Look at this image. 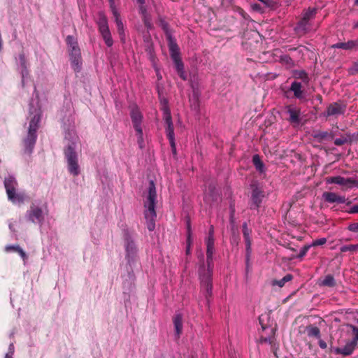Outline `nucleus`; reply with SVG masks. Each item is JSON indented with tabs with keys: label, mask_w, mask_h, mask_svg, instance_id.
I'll list each match as a JSON object with an SVG mask.
<instances>
[{
	"label": "nucleus",
	"mask_w": 358,
	"mask_h": 358,
	"mask_svg": "<svg viewBox=\"0 0 358 358\" xmlns=\"http://www.w3.org/2000/svg\"><path fill=\"white\" fill-rule=\"evenodd\" d=\"M157 199L156 187L154 182L151 180L149 183L148 195L144 206L146 208L144 216L146 220V224L148 230L152 231L155 228V203Z\"/></svg>",
	"instance_id": "1"
},
{
	"label": "nucleus",
	"mask_w": 358,
	"mask_h": 358,
	"mask_svg": "<svg viewBox=\"0 0 358 358\" xmlns=\"http://www.w3.org/2000/svg\"><path fill=\"white\" fill-rule=\"evenodd\" d=\"M76 143H69L64 150V154L67 164V169L69 173L73 176H78L80 173V166L78 163V156L76 151Z\"/></svg>",
	"instance_id": "2"
},
{
	"label": "nucleus",
	"mask_w": 358,
	"mask_h": 358,
	"mask_svg": "<svg viewBox=\"0 0 358 358\" xmlns=\"http://www.w3.org/2000/svg\"><path fill=\"white\" fill-rule=\"evenodd\" d=\"M66 43L72 67L74 71H79L82 64V57L78 41L74 36L69 35L66 38Z\"/></svg>",
	"instance_id": "3"
},
{
	"label": "nucleus",
	"mask_w": 358,
	"mask_h": 358,
	"mask_svg": "<svg viewBox=\"0 0 358 358\" xmlns=\"http://www.w3.org/2000/svg\"><path fill=\"white\" fill-rule=\"evenodd\" d=\"M4 186L6 191L8 198L13 203H23L25 199L24 193H17L16 187L17 186V182L12 177L9 176L6 178L4 180Z\"/></svg>",
	"instance_id": "4"
},
{
	"label": "nucleus",
	"mask_w": 358,
	"mask_h": 358,
	"mask_svg": "<svg viewBox=\"0 0 358 358\" xmlns=\"http://www.w3.org/2000/svg\"><path fill=\"white\" fill-rule=\"evenodd\" d=\"M251 197L250 208V209H258L265 197V192L257 181H253L250 184Z\"/></svg>",
	"instance_id": "5"
},
{
	"label": "nucleus",
	"mask_w": 358,
	"mask_h": 358,
	"mask_svg": "<svg viewBox=\"0 0 358 358\" xmlns=\"http://www.w3.org/2000/svg\"><path fill=\"white\" fill-rule=\"evenodd\" d=\"M199 273L201 287L206 290V297L208 298L212 295V268L208 266V268H206L204 264H202L199 268Z\"/></svg>",
	"instance_id": "6"
},
{
	"label": "nucleus",
	"mask_w": 358,
	"mask_h": 358,
	"mask_svg": "<svg viewBox=\"0 0 358 358\" xmlns=\"http://www.w3.org/2000/svg\"><path fill=\"white\" fill-rule=\"evenodd\" d=\"M163 119L166 125V136L169 141L172 151L174 154L176 152V144L174 140V127L172 122V117L170 109L167 106L163 108Z\"/></svg>",
	"instance_id": "7"
},
{
	"label": "nucleus",
	"mask_w": 358,
	"mask_h": 358,
	"mask_svg": "<svg viewBox=\"0 0 358 358\" xmlns=\"http://www.w3.org/2000/svg\"><path fill=\"white\" fill-rule=\"evenodd\" d=\"M130 115L134 128L136 130L137 135L138 136V139H142L143 130L141 128V122L143 115L137 107L132 108Z\"/></svg>",
	"instance_id": "8"
},
{
	"label": "nucleus",
	"mask_w": 358,
	"mask_h": 358,
	"mask_svg": "<svg viewBox=\"0 0 358 358\" xmlns=\"http://www.w3.org/2000/svg\"><path fill=\"white\" fill-rule=\"evenodd\" d=\"M328 183L340 185L347 188L358 187V180L352 178H345L342 176L329 177L327 179Z\"/></svg>",
	"instance_id": "9"
},
{
	"label": "nucleus",
	"mask_w": 358,
	"mask_h": 358,
	"mask_svg": "<svg viewBox=\"0 0 358 358\" xmlns=\"http://www.w3.org/2000/svg\"><path fill=\"white\" fill-rule=\"evenodd\" d=\"M242 231L243 238L245 242V250H246V255H245V261L247 266H248L250 257L251 254V245H252V240L250 238V234L252 233V230L248 228L247 222H244L242 225Z\"/></svg>",
	"instance_id": "10"
},
{
	"label": "nucleus",
	"mask_w": 358,
	"mask_h": 358,
	"mask_svg": "<svg viewBox=\"0 0 358 358\" xmlns=\"http://www.w3.org/2000/svg\"><path fill=\"white\" fill-rule=\"evenodd\" d=\"M27 215L29 220L33 223H41L44 219L42 209L34 204L27 211Z\"/></svg>",
	"instance_id": "11"
},
{
	"label": "nucleus",
	"mask_w": 358,
	"mask_h": 358,
	"mask_svg": "<svg viewBox=\"0 0 358 358\" xmlns=\"http://www.w3.org/2000/svg\"><path fill=\"white\" fill-rule=\"evenodd\" d=\"M346 110V106L340 102H334L330 103L325 111V114L327 117L335 116L337 117L341 115H343Z\"/></svg>",
	"instance_id": "12"
},
{
	"label": "nucleus",
	"mask_w": 358,
	"mask_h": 358,
	"mask_svg": "<svg viewBox=\"0 0 358 358\" xmlns=\"http://www.w3.org/2000/svg\"><path fill=\"white\" fill-rule=\"evenodd\" d=\"M124 247L126 250V256L129 261L132 259L137 253V248L134 240L128 233L124 234Z\"/></svg>",
	"instance_id": "13"
},
{
	"label": "nucleus",
	"mask_w": 358,
	"mask_h": 358,
	"mask_svg": "<svg viewBox=\"0 0 358 358\" xmlns=\"http://www.w3.org/2000/svg\"><path fill=\"white\" fill-rule=\"evenodd\" d=\"M322 198L326 202L332 203H346L347 205H350L351 203V201H349L346 202V199L345 196H339L337 194L334 192H324L322 194Z\"/></svg>",
	"instance_id": "14"
},
{
	"label": "nucleus",
	"mask_w": 358,
	"mask_h": 358,
	"mask_svg": "<svg viewBox=\"0 0 358 358\" xmlns=\"http://www.w3.org/2000/svg\"><path fill=\"white\" fill-rule=\"evenodd\" d=\"M37 139L36 131H31L28 129V134L27 137L24 139V146L25 151L31 154L33 151L34 145Z\"/></svg>",
	"instance_id": "15"
},
{
	"label": "nucleus",
	"mask_w": 358,
	"mask_h": 358,
	"mask_svg": "<svg viewBox=\"0 0 358 358\" xmlns=\"http://www.w3.org/2000/svg\"><path fill=\"white\" fill-rule=\"evenodd\" d=\"M357 345L355 341L350 340L346 342L343 348H336L334 351L337 355H342L345 357L349 356L353 353Z\"/></svg>",
	"instance_id": "16"
},
{
	"label": "nucleus",
	"mask_w": 358,
	"mask_h": 358,
	"mask_svg": "<svg viewBox=\"0 0 358 358\" xmlns=\"http://www.w3.org/2000/svg\"><path fill=\"white\" fill-rule=\"evenodd\" d=\"M311 26V22H308V21H304L301 19L296 23L294 29V31L298 36L301 37L306 35L308 32L310 31Z\"/></svg>",
	"instance_id": "17"
},
{
	"label": "nucleus",
	"mask_w": 358,
	"mask_h": 358,
	"mask_svg": "<svg viewBox=\"0 0 358 358\" xmlns=\"http://www.w3.org/2000/svg\"><path fill=\"white\" fill-rule=\"evenodd\" d=\"M206 263L207 266L210 265L213 262V256L214 253V236H212V233L208 235L206 241Z\"/></svg>",
	"instance_id": "18"
},
{
	"label": "nucleus",
	"mask_w": 358,
	"mask_h": 358,
	"mask_svg": "<svg viewBox=\"0 0 358 358\" xmlns=\"http://www.w3.org/2000/svg\"><path fill=\"white\" fill-rule=\"evenodd\" d=\"M333 48L343 49L345 50H358V38L355 40H350L347 42H339L332 45Z\"/></svg>",
	"instance_id": "19"
},
{
	"label": "nucleus",
	"mask_w": 358,
	"mask_h": 358,
	"mask_svg": "<svg viewBox=\"0 0 358 358\" xmlns=\"http://www.w3.org/2000/svg\"><path fill=\"white\" fill-rule=\"evenodd\" d=\"M286 112L289 115L288 121L292 124H299L301 121V111L299 108L292 106L286 107Z\"/></svg>",
	"instance_id": "20"
},
{
	"label": "nucleus",
	"mask_w": 358,
	"mask_h": 358,
	"mask_svg": "<svg viewBox=\"0 0 358 358\" xmlns=\"http://www.w3.org/2000/svg\"><path fill=\"white\" fill-rule=\"evenodd\" d=\"M169 47L170 55L174 64H177L178 62H182L178 45L171 38L169 40Z\"/></svg>",
	"instance_id": "21"
},
{
	"label": "nucleus",
	"mask_w": 358,
	"mask_h": 358,
	"mask_svg": "<svg viewBox=\"0 0 358 358\" xmlns=\"http://www.w3.org/2000/svg\"><path fill=\"white\" fill-rule=\"evenodd\" d=\"M115 18V22L117 26V31L119 34L120 41L122 43H125L126 36L124 30V24L120 19V15L119 13H116V14H113Z\"/></svg>",
	"instance_id": "22"
},
{
	"label": "nucleus",
	"mask_w": 358,
	"mask_h": 358,
	"mask_svg": "<svg viewBox=\"0 0 358 358\" xmlns=\"http://www.w3.org/2000/svg\"><path fill=\"white\" fill-rule=\"evenodd\" d=\"M313 137L317 142L322 143L324 141L331 140L334 137V134L327 131H315L313 134Z\"/></svg>",
	"instance_id": "23"
},
{
	"label": "nucleus",
	"mask_w": 358,
	"mask_h": 358,
	"mask_svg": "<svg viewBox=\"0 0 358 358\" xmlns=\"http://www.w3.org/2000/svg\"><path fill=\"white\" fill-rule=\"evenodd\" d=\"M289 90L294 93V96L296 99H302L303 96V90H302V84L298 81H294L290 86Z\"/></svg>",
	"instance_id": "24"
},
{
	"label": "nucleus",
	"mask_w": 358,
	"mask_h": 358,
	"mask_svg": "<svg viewBox=\"0 0 358 358\" xmlns=\"http://www.w3.org/2000/svg\"><path fill=\"white\" fill-rule=\"evenodd\" d=\"M100 35L101 36L105 44L108 47H111L113 45V40L109 27L99 30Z\"/></svg>",
	"instance_id": "25"
},
{
	"label": "nucleus",
	"mask_w": 358,
	"mask_h": 358,
	"mask_svg": "<svg viewBox=\"0 0 358 358\" xmlns=\"http://www.w3.org/2000/svg\"><path fill=\"white\" fill-rule=\"evenodd\" d=\"M295 79H299L304 85H308L310 81L308 73L304 70H296L293 73Z\"/></svg>",
	"instance_id": "26"
},
{
	"label": "nucleus",
	"mask_w": 358,
	"mask_h": 358,
	"mask_svg": "<svg viewBox=\"0 0 358 358\" xmlns=\"http://www.w3.org/2000/svg\"><path fill=\"white\" fill-rule=\"evenodd\" d=\"M173 324L176 330V334H177L178 337L180 336V334L182 333V317L180 314H177L174 316L173 320Z\"/></svg>",
	"instance_id": "27"
},
{
	"label": "nucleus",
	"mask_w": 358,
	"mask_h": 358,
	"mask_svg": "<svg viewBox=\"0 0 358 358\" xmlns=\"http://www.w3.org/2000/svg\"><path fill=\"white\" fill-rule=\"evenodd\" d=\"M317 13V9L315 8H308L307 10H305L302 13L301 20L304 21H308L310 22L312 20H313Z\"/></svg>",
	"instance_id": "28"
},
{
	"label": "nucleus",
	"mask_w": 358,
	"mask_h": 358,
	"mask_svg": "<svg viewBox=\"0 0 358 358\" xmlns=\"http://www.w3.org/2000/svg\"><path fill=\"white\" fill-rule=\"evenodd\" d=\"M252 163L256 170L259 173H264L265 171L264 164L261 159L259 155H255L252 157Z\"/></svg>",
	"instance_id": "29"
},
{
	"label": "nucleus",
	"mask_w": 358,
	"mask_h": 358,
	"mask_svg": "<svg viewBox=\"0 0 358 358\" xmlns=\"http://www.w3.org/2000/svg\"><path fill=\"white\" fill-rule=\"evenodd\" d=\"M306 332L309 337L320 338V330L317 327L312 324L306 327Z\"/></svg>",
	"instance_id": "30"
},
{
	"label": "nucleus",
	"mask_w": 358,
	"mask_h": 358,
	"mask_svg": "<svg viewBox=\"0 0 358 358\" xmlns=\"http://www.w3.org/2000/svg\"><path fill=\"white\" fill-rule=\"evenodd\" d=\"M41 121V115L39 113H36L29 122V130L37 131L38 129V124Z\"/></svg>",
	"instance_id": "31"
},
{
	"label": "nucleus",
	"mask_w": 358,
	"mask_h": 358,
	"mask_svg": "<svg viewBox=\"0 0 358 358\" xmlns=\"http://www.w3.org/2000/svg\"><path fill=\"white\" fill-rule=\"evenodd\" d=\"M98 30L108 27V20L103 13H99V19L97 20Z\"/></svg>",
	"instance_id": "32"
},
{
	"label": "nucleus",
	"mask_w": 358,
	"mask_h": 358,
	"mask_svg": "<svg viewBox=\"0 0 358 358\" xmlns=\"http://www.w3.org/2000/svg\"><path fill=\"white\" fill-rule=\"evenodd\" d=\"M19 59H20V65L22 67V83H23L25 76H27L28 74L27 62H26V59H25L24 54H20L19 56Z\"/></svg>",
	"instance_id": "33"
},
{
	"label": "nucleus",
	"mask_w": 358,
	"mask_h": 358,
	"mask_svg": "<svg viewBox=\"0 0 358 358\" xmlns=\"http://www.w3.org/2000/svg\"><path fill=\"white\" fill-rule=\"evenodd\" d=\"M292 278H293V275L292 274H287L280 280H273V285H278L280 287H282L285 285L286 282L292 280Z\"/></svg>",
	"instance_id": "34"
},
{
	"label": "nucleus",
	"mask_w": 358,
	"mask_h": 358,
	"mask_svg": "<svg viewBox=\"0 0 358 358\" xmlns=\"http://www.w3.org/2000/svg\"><path fill=\"white\" fill-rule=\"evenodd\" d=\"M175 67L178 76L183 80H186L187 79V75L184 71V64L182 62H178L175 64Z\"/></svg>",
	"instance_id": "35"
},
{
	"label": "nucleus",
	"mask_w": 358,
	"mask_h": 358,
	"mask_svg": "<svg viewBox=\"0 0 358 358\" xmlns=\"http://www.w3.org/2000/svg\"><path fill=\"white\" fill-rule=\"evenodd\" d=\"M322 285L329 287H334L336 285V281L333 275H327L323 280Z\"/></svg>",
	"instance_id": "36"
},
{
	"label": "nucleus",
	"mask_w": 358,
	"mask_h": 358,
	"mask_svg": "<svg viewBox=\"0 0 358 358\" xmlns=\"http://www.w3.org/2000/svg\"><path fill=\"white\" fill-rule=\"evenodd\" d=\"M351 138L350 134H346V136H342L341 138H338L335 139L334 144L337 146H341L346 143L351 142Z\"/></svg>",
	"instance_id": "37"
},
{
	"label": "nucleus",
	"mask_w": 358,
	"mask_h": 358,
	"mask_svg": "<svg viewBox=\"0 0 358 358\" xmlns=\"http://www.w3.org/2000/svg\"><path fill=\"white\" fill-rule=\"evenodd\" d=\"M358 250V246L357 244L355 245H343L340 248V251L341 252H356Z\"/></svg>",
	"instance_id": "38"
},
{
	"label": "nucleus",
	"mask_w": 358,
	"mask_h": 358,
	"mask_svg": "<svg viewBox=\"0 0 358 358\" xmlns=\"http://www.w3.org/2000/svg\"><path fill=\"white\" fill-rule=\"evenodd\" d=\"M240 241L239 234H231V236L230 238V242L232 245L237 246Z\"/></svg>",
	"instance_id": "39"
},
{
	"label": "nucleus",
	"mask_w": 358,
	"mask_h": 358,
	"mask_svg": "<svg viewBox=\"0 0 358 358\" xmlns=\"http://www.w3.org/2000/svg\"><path fill=\"white\" fill-rule=\"evenodd\" d=\"M311 245H304L300 250L299 253L297 255L296 257L301 259L304 256L306 255L308 250L310 249Z\"/></svg>",
	"instance_id": "40"
},
{
	"label": "nucleus",
	"mask_w": 358,
	"mask_h": 358,
	"mask_svg": "<svg viewBox=\"0 0 358 358\" xmlns=\"http://www.w3.org/2000/svg\"><path fill=\"white\" fill-rule=\"evenodd\" d=\"M353 334L352 341H355V343L358 345V327H355L352 324L350 325Z\"/></svg>",
	"instance_id": "41"
},
{
	"label": "nucleus",
	"mask_w": 358,
	"mask_h": 358,
	"mask_svg": "<svg viewBox=\"0 0 358 358\" xmlns=\"http://www.w3.org/2000/svg\"><path fill=\"white\" fill-rule=\"evenodd\" d=\"M230 216H229V222L234 223L235 221V206L233 203L230 204Z\"/></svg>",
	"instance_id": "42"
},
{
	"label": "nucleus",
	"mask_w": 358,
	"mask_h": 358,
	"mask_svg": "<svg viewBox=\"0 0 358 358\" xmlns=\"http://www.w3.org/2000/svg\"><path fill=\"white\" fill-rule=\"evenodd\" d=\"M327 243V238H321L318 239H315L312 243V246H319L322 245Z\"/></svg>",
	"instance_id": "43"
},
{
	"label": "nucleus",
	"mask_w": 358,
	"mask_h": 358,
	"mask_svg": "<svg viewBox=\"0 0 358 358\" xmlns=\"http://www.w3.org/2000/svg\"><path fill=\"white\" fill-rule=\"evenodd\" d=\"M20 248V246L18 245H7L5 248V251L6 252H17L18 249Z\"/></svg>",
	"instance_id": "44"
},
{
	"label": "nucleus",
	"mask_w": 358,
	"mask_h": 358,
	"mask_svg": "<svg viewBox=\"0 0 358 358\" xmlns=\"http://www.w3.org/2000/svg\"><path fill=\"white\" fill-rule=\"evenodd\" d=\"M236 11L239 14L241 15L244 19H248L249 18V15L246 13V12L243 9L241 8V7H236Z\"/></svg>",
	"instance_id": "45"
},
{
	"label": "nucleus",
	"mask_w": 358,
	"mask_h": 358,
	"mask_svg": "<svg viewBox=\"0 0 358 358\" xmlns=\"http://www.w3.org/2000/svg\"><path fill=\"white\" fill-rule=\"evenodd\" d=\"M348 229L352 232H358V222H353L348 225Z\"/></svg>",
	"instance_id": "46"
},
{
	"label": "nucleus",
	"mask_w": 358,
	"mask_h": 358,
	"mask_svg": "<svg viewBox=\"0 0 358 358\" xmlns=\"http://www.w3.org/2000/svg\"><path fill=\"white\" fill-rule=\"evenodd\" d=\"M110 3V8L111 10V12L113 14H116V13H118L117 9L115 5V0H108Z\"/></svg>",
	"instance_id": "47"
},
{
	"label": "nucleus",
	"mask_w": 358,
	"mask_h": 358,
	"mask_svg": "<svg viewBox=\"0 0 358 358\" xmlns=\"http://www.w3.org/2000/svg\"><path fill=\"white\" fill-rule=\"evenodd\" d=\"M143 22H144L145 27L148 29H150L152 28V24L149 18H148L147 17H144Z\"/></svg>",
	"instance_id": "48"
},
{
	"label": "nucleus",
	"mask_w": 358,
	"mask_h": 358,
	"mask_svg": "<svg viewBox=\"0 0 358 358\" xmlns=\"http://www.w3.org/2000/svg\"><path fill=\"white\" fill-rule=\"evenodd\" d=\"M17 252L20 255V256L22 257L24 262H25L27 259V254L20 247Z\"/></svg>",
	"instance_id": "49"
},
{
	"label": "nucleus",
	"mask_w": 358,
	"mask_h": 358,
	"mask_svg": "<svg viewBox=\"0 0 358 358\" xmlns=\"http://www.w3.org/2000/svg\"><path fill=\"white\" fill-rule=\"evenodd\" d=\"M231 225V234H237L238 233V226L236 224V221H234V223H230Z\"/></svg>",
	"instance_id": "50"
},
{
	"label": "nucleus",
	"mask_w": 358,
	"mask_h": 358,
	"mask_svg": "<svg viewBox=\"0 0 358 358\" xmlns=\"http://www.w3.org/2000/svg\"><path fill=\"white\" fill-rule=\"evenodd\" d=\"M346 212L350 214L358 213V205L353 206L349 210H346Z\"/></svg>",
	"instance_id": "51"
},
{
	"label": "nucleus",
	"mask_w": 358,
	"mask_h": 358,
	"mask_svg": "<svg viewBox=\"0 0 358 358\" xmlns=\"http://www.w3.org/2000/svg\"><path fill=\"white\" fill-rule=\"evenodd\" d=\"M318 344H319V346L322 348V349H326L327 348V343L322 340V339H320L319 340V342H318Z\"/></svg>",
	"instance_id": "52"
},
{
	"label": "nucleus",
	"mask_w": 358,
	"mask_h": 358,
	"mask_svg": "<svg viewBox=\"0 0 358 358\" xmlns=\"http://www.w3.org/2000/svg\"><path fill=\"white\" fill-rule=\"evenodd\" d=\"M252 7L253 10H257V11H260L262 9L261 6L257 3L252 4Z\"/></svg>",
	"instance_id": "53"
},
{
	"label": "nucleus",
	"mask_w": 358,
	"mask_h": 358,
	"mask_svg": "<svg viewBox=\"0 0 358 358\" xmlns=\"http://www.w3.org/2000/svg\"><path fill=\"white\" fill-rule=\"evenodd\" d=\"M273 337H269V338H262V340L264 341V342H269V343H272L273 342Z\"/></svg>",
	"instance_id": "54"
},
{
	"label": "nucleus",
	"mask_w": 358,
	"mask_h": 358,
	"mask_svg": "<svg viewBox=\"0 0 358 358\" xmlns=\"http://www.w3.org/2000/svg\"><path fill=\"white\" fill-rule=\"evenodd\" d=\"M353 29H358V21L355 22L354 25H353Z\"/></svg>",
	"instance_id": "55"
},
{
	"label": "nucleus",
	"mask_w": 358,
	"mask_h": 358,
	"mask_svg": "<svg viewBox=\"0 0 358 358\" xmlns=\"http://www.w3.org/2000/svg\"><path fill=\"white\" fill-rule=\"evenodd\" d=\"M210 233H212V236H213V227H210V229L209 230L208 235L210 234Z\"/></svg>",
	"instance_id": "56"
},
{
	"label": "nucleus",
	"mask_w": 358,
	"mask_h": 358,
	"mask_svg": "<svg viewBox=\"0 0 358 358\" xmlns=\"http://www.w3.org/2000/svg\"><path fill=\"white\" fill-rule=\"evenodd\" d=\"M5 358H13L12 355L6 354Z\"/></svg>",
	"instance_id": "57"
},
{
	"label": "nucleus",
	"mask_w": 358,
	"mask_h": 358,
	"mask_svg": "<svg viewBox=\"0 0 358 358\" xmlns=\"http://www.w3.org/2000/svg\"><path fill=\"white\" fill-rule=\"evenodd\" d=\"M137 1L141 4H143L145 3V0H137Z\"/></svg>",
	"instance_id": "58"
},
{
	"label": "nucleus",
	"mask_w": 358,
	"mask_h": 358,
	"mask_svg": "<svg viewBox=\"0 0 358 358\" xmlns=\"http://www.w3.org/2000/svg\"><path fill=\"white\" fill-rule=\"evenodd\" d=\"M163 29L166 30V29H167V24L166 23L163 24Z\"/></svg>",
	"instance_id": "59"
},
{
	"label": "nucleus",
	"mask_w": 358,
	"mask_h": 358,
	"mask_svg": "<svg viewBox=\"0 0 358 358\" xmlns=\"http://www.w3.org/2000/svg\"><path fill=\"white\" fill-rule=\"evenodd\" d=\"M355 66L356 67V70L358 71V62L355 63Z\"/></svg>",
	"instance_id": "60"
},
{
	"label": "nucleus",
	"mask_w": 358,
	"mask_h": 358,
	"mask_svg": "<svg viewBox=\"0 0 358 358\" xmlns=\"http://www.w3.org/2000/svg\"><path fill=\"white\" fill-rule=\"evenodd\" d=\"M355 4L358 6V0H355Z\"/></svg>",
	"instance_id": "61"
},
{
	"label": "nucleus",
	"mask_w": 358,
	"mask_h": 358,
	"mask_svg": "<svg viewBox=\"0 0 358 358\" xmlns=\"http://www.w3.org/2000/svg\"><path fill=\"white\" fill-rule=\"evenodd\" d=\"M262 327L263 329H265V327L264 325H262Z\"/></svg>",
	"instance_id": "62"
},
{
	"label": "nucleus",
	"mask_w": 358,
	"mask_h": 358,
	"mask_svg": "<svg viewBox=\"0 0 358 358\" xmlns=\"http://www.w3.org/2000/svg\"><path fill=\"white\" fill-rule=\"evenodd\" d=\"M272 332L274 334V329H271Z\"/></svg>",
	"instance_id": "63"
},
{
	"label": "nucleus",
	"mask_w": 358,
	"mask_h": 358,
	"mask_svg": "<svg viewBox=\"0 0 358 358\" xmlns=\"http://www.w3.org/2000/svg\"><path fill=\"white\" fill-rule=\"evenodd\" d=\"M357 323H358V318H357Z\"/></svg>",
	"instance_id": "64"
}]
</instances>
